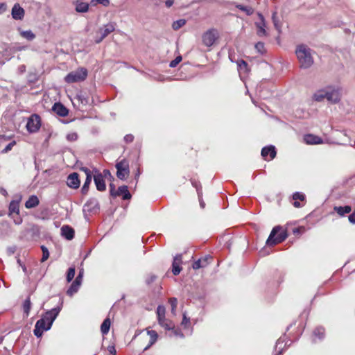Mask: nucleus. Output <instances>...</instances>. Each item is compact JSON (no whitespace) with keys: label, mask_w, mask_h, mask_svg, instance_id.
Returning a JSON list of instances; mask_svg holds the SVG:
<instances>
[{"label":"nucleus","mask_w":355,"mask_h":355,"mask_svg":"<svg viewBox=\"0 0 355 355\" xmlns=\"http://www.w3.org/2000/svg\"><path fill=\"white\" fill-rule=\"evenodd\" d=\"M41 126V119L38 114H32L26 123L27 131L30 133L37 132Z\"/></svg>","instance_id":"nucleus-8"},{"label":"nucleus","mask_w":355,"mask_h":355,"mask_svg":"<svg viewBox=\"0 0 355 355\" xmlns=\"http://www.w3.org/2000/svg\"><path fill=\"white\" fill-rule=\"evenodd\" d=\"M157 320L165 318V308L164 306L159 305L157 308Z\"/></svg>","instance_id":"nucleus-40"},{"label":"nucleus","mask_w":355,"mask_h":355,"mask_svg":"<svg viewBox=\"0 0 355 355\" xmlns=\"http://www.w3.org/2000/svg\"><path fill=\"white\" fill-rule=\"evenodd\" d=\"M325 98L327 99L328 101L336 103L339 101V95L338 92L335 90L332 91H326V94H324Z\"/></svg>","instance_id":"nucleus-22"},{"label":"nucleus","mask_w":355,"mask_h":355,"mask_svg":"<svg viewBox=\"0 0 355 355\" xmlns=\"http://www.w3.org/2000/svg\"><path fill=\"white\" fill-rule=\"evenodd\" d=\"M87 76V70L84 67L78 69L69 73L64 78V80L67 83H73L83 81Z\"/></svg>","instance_id":"nucleus-5"},{"label":"nucleus","mask_w":355,"mask_h":355,"mask_svg":"<svg viewBox=\"0 0 355 355\" xmlns=\"http://www.w3.org/2000/svg\"><path fill=\"white\" fill-rule=\"evenodd\" d=\"M78 139V135L76 132H71L67 135V139L70 141H76Z\"/></svg>","instance_id":"nucleus-48"},{"label":"nucleus","mask_w":355,"mask_h":355,"mask_svg":"<svg viewBox=\"0 0 355 355\" xmlns=\"http://www.w3.org/2000/svg\"><path fill=\"white\" fill-rule=\"evenodd\" d=\"M324 94H326V91H318L313 95V99L315 101L320 102L325 98Z\"/></svg>","instance_id":"nucleus-39"},{"label":"nucleus","mask_w":355,"mask_h":355,"mask_svg":"<svg viewBox=\"0 0 355 355\" xmlns=\"http://www.w3.org/2000/svg\"><path fill=\"white\" fill-rule=\"evenodd\" d=\"M75 276V268L73 267H71L68 269L67 274V282H70Z\"/></svg>","instance_id":"nucleus-44"},{"label":"nucleus","mask_w":355,"mask_h":355,"mask_svg":"<svg viewBox=\"0 0 355 355\" xmlns=\"http://www.w3.org/2000/svg\"><path fill=\"white\" fill-rule=\"evenodd\" d=\"M182 56L179 55L178 57H176L173 60H172L170 64H169V66L170 67H172V68H174L182 60Z\"/></svg>","instance_id":"nucleus-45"},{"label":"nucleus","mask_w":355,"mask_h":355,"mask_svg":"<svg viewBox=\"0 0 355 355\" xmlns=\"http://www.w3.org/2000/svg\"><path fill=\"white\" fill-rule=\"evenodd\" d=\"M11 15L14 19L21 20L24 17L25 11L24 8L17 3L14 4L12 8Z\"/></svg>","instance_id":"nucleus-12"},{"label":"nucleus","mask_w":355,"mask_h":355,"mask_svg":"<svg viewBox=\"0 0 355 355\" xmlns=\"http://www.w3.org/2000/svg\"><path fill=\"white\" fill-rule=\"evenodd\" d=\"M191 184L196 189L198 194V197L201 198V193H200V189L201 188L200 184L198 182L196 181V180H192L191 181Z\"/></svg>","instance_id":"nucleus-47"},{"label":"nucleus","mask_w":355,"mask_h":355,"mask_svg":"<svg viewBox=\"0 0 355 355\" xmlns=\"http://www.w3.org/2000/svg\"><path fill=\"white\" fill-rule=\"evenodd\" d=\"M272 21L275 28L279 31H281V24L279 23V18L277 17V12H273L272 14Z\"/></svg>","instance_id":"nucleus-35"},{"label":"nucleus","mask_w":355,"mask_h":355,"mask_svg":"<svg viewBox=\"0 0 355 355\" xmlns=\"http://www.w3.org/2000/svg\"><path fill=\"white\" fill-rule=\"evenodd\" d=\"M167 335L169 337H179L181 338H184L183 333L181 331L180 329L175 328V325L173 327V328H171L170 331H168Z\"/></svg>","instance_id":"nucleus-30"},{"label":"nucleus","mask_w":355,"mask_h":355,"mask_svg":"<svg viewBox=\"0 0 355 355\" xmlns=\"http://www.w3.org/2000/svg\"><path fill=\"white\" fill-rule=\"evenodd\" d=\"M155 279V276L152 275L149 279L147 280L148 284H150V282H153Z\"/></svg>","instance_id":"nucleus-62"},{"label":"nucleus","mask_w":355,"mask_h":355,"mask_svg":"<svg viewBox=\"0 0 355 355\" xmlns=\"http://www.w3.org/2000/svg\"><path fill=\"white\" fill-rule=\"evenodd\" d=\"M61 309L62 305L46 311L42 318L37 321L33 330L34 335L36 337H41L44 331H48L51 329L53 322L58 315Z\"/></svg>","instance_id":"nucleus-1"},{"label":"nucleus","mask_w":355,"mask_h":355,"mask_svg":"<svg viewBox=\"0 0 355 355\" xmlns=\"http://www.w3.org/2000/svg\"><path fill=\"white\" fill-rule=\"evenodd\" d=\"M81 170L85 172L86 177L92 178V173L88 168L83 167Z\"/></svg>","instance_id":"nucleus-52"},{"label":"nucleus","mask_w":355,"mask_h":355,"mask_svg":"<svg viewBox=\"0 0 355 355\" xmlns=\"http://www.w3.org/2000/svg\"><path fill=\"white\" fill-rule=\"evenodd\" d=\"M304 141L308 144H320L322 143V140L320 137L309 134L304 136Z\"/></svg>","instance_id":"nucleus-21"},{"label":"nucleus","mask_w":355,"mask_h":355,"mask_svg":"<svg viewBox=\"0 0 355 355\" xmlns=\"http://www.w3.org/2000/svg\"><path fill=\"white\" fill-rule=\"evenodd\" d=\"M211 259L212 258L210 256H206L203 258L199 259L193 263V268L197 270L207 266L209 263V260Z\"/></svg>","instance_id":"nucleus-19"},{"label":"nucleus","mask_w":355,"mask_h":355,"mask_svg":"<svg viewBox=\"0 0 355 355\" xmlns=\"http://www.w3.org/2000/svg\"><path fill=\"white\" fill-rule=\"evenodd\" d=\"M182 263V254H177L174 257L173 264H172V272L174 275H178L182 270L180 266Z\"/></svg>","instance_id":"nucleus-15"},{"label":"nucleus","mask_w":355,"mask_h":355,"mask_svg":"<svg viewBox=\"0 0 355 355\" xmlns=\"http://www.w3.org/2000/svg\"><path fill=\"white\" fill-rule=\"evenodd\" d=\"M102 175L103 176V179L104 178H109V179L112 178V175L109 170H107V169L104 170L103 171Z\"/></svg>","instance_id":"nucleus-51"},{"label":"nucleus","mask_w":355,"mask_h":355,"mask_svg":"<svg viewBox=\"0 0 355 355\" xmlns=\"http://www.w3.org/2000/svg\"><path fill=\"white\" fill-rule=\"evenodd\" d=\"M186 24V20L184 19H180L173 21L172 24V28L173 30L177 31L182 28L183 26Z\"/></svg>","instance_id":"nucleus-36"},{"label":"nucleus","mask_w":355,"mask_h":355,"mask_svg":"<svg viewBox=\"0 0 355 355\" xmlns=\"http://www.w3.org/2000/svg\"><path fill=\"white\" fill-rule=\"evenodd\" d=\"M169 303L171 306V312L173 315H175L176 308L178 305V300L175 297L169 299Z\"/></svg>","instance_id":"nucleus-42"},{"label":"nucleus","mask_w":355,"mask_h":355,"mask_svg":"<svg viewBox=\"0 0 355 355\" xmlns=\"http://www.w3.org/2000/svg\"><path fill=\"white\" fill-rule=\"evenodd\" d=\"M21 198V195L16 196V199L10 202L8 207V216L13 219L16 225H20L22 223V218L19 216V203Z\"/></svg>","instance_id":"nucleus-4"},{"label":"nucleus","mask_w":355,"mask_h":355,"mask_svg":"<svg viewBox=\"0 0 355 355\" xmlns=\"http://www.w3.org/2000/svg\"><path fill=\"white\" fill-rule=\"evenodd\" d=\"M295 54L300 64V67L308 69L313 64V58L311 50L304 44L298 45L295 50Z\"/></svg>","instance_id":"nucleus-2"},{"label":"nucleus","mask_w":355,"mask_h":355,"mask_svg":"<svg viewBox=\"0 0 355 355\" xmlns=\"http://www.w3.org/2000/svg\"><path fill=\"white\" fill-rule=\"evenodd\" d=\"M218 37V33L216 29L211 28L203 33L202 43L207 47L211 46Z\"/></svg>","instance_id":"nucleus-9"},{"label":"nucleus","mask_w":355,"mask_h":355,"mask_svg":"<svg viewBox=\"0 0 355 355\" xmlns=\"http://www.w3.org/2000/svg\"><path fill=\"white\" fill-rule=\"evenodd\" d=\"M61 235L67 240H71L74 237V230L69 225H63L61 227Z\"/></svg>","instance_id":"nucleus-16"},{"label":"nucleus","mask_w":355,"mask_h":355,"mask_svg":"<svg viewBox=\"0 0 355 355\" xmlns=\"http://www.w3.org/2000/svg\"><path fill=\"white\" fill-rule=\"evenodd\" d=\"M94 180L96 184V189L99 191H104L106 189V185L102 173H99L98 171L95 170V174L94 175Z\"/></svg>","instance_id":"nucleus-11"},{"label":"nucleus","mask_w":355,"mask_h":355,"mask_svg":"<svg viewBox=\"0 0 355 355\" xmlns=\"http://www.w3.org/2000/svg\"><path fill=\"white\" fill-rule=\"evenodd\" d=\"M287 233L280 226H276L272 230L266 241L268 245H274L282 243L287 238Z\"/></svg>","instance_id":"nucleus-3"},{"label":"nucleus","mask_w":355,"mask_h":355,"mask_svg":"<svg viewBox=\"0 0 355 355\" xmlns=\"http://www.w3.org/2000/svg\"><path fill=\"white\" fill-rule=\"evenodd\" d=\"M53 110L60 116H66L68 115V110L60 103H56L53 106Z\"/></svg>","instance_id":"nucleus-17"},{"label":"nucleus","mask_w":355,"mask_h":355,"mask_svg":"<svg viewBox=\"0 0 355 355\" xmlns=\"http://www.w3.org/2000/svg\"><path fill=\"white\" fill-rule=\"evenodd\" d=\"M122 196L123 200H128L131 198V195L128 189L127 186L119 187L117 191L115 192L114 197Z\"/></svg>","instance_id":"nucleus-18"},{"label":"nucleus","mask_w":355,"mask_h":355,"mask_svg":"<svg viewBox=\"0 0 355 355\" xmlns=\"http://www.w3.org/2000/svg\"><path fill=\"white\" fill-rule=\"evenodd\" d=\"M115 30V24L113 23H108L103 27L101 28L97 33H99L101 36L95 39L96 44L100 43L104 38H105L109 34L112 33Z\"/></svg>","instance_id":"nucleus-10"},{"label":"nucleus","mask_w":355,"mask_h":355,"mask_svg":"<svg viewBox=\"0 0 355 355\" xmlns=\"http://www.w3.org/2000/svg\"><path fill=\"white\" fill-rule=\"evenodd\" d=\"M174 3V0H166L165 1V6L167 8H171Z\"/></svg>","instance_id":"nucleus-58"},{"label":"nucleus","mask_w":355,"mask_h":355,"mask_svg":"<svg viewBox=\"0 0 355 355\" xmlns=\"http://www.w3.org/2000/svg\"><path fill=\"white\" fill-rule=\"evenodd\" d=\"M31 309V302L30 297H28L25 300V301L24 302V304H23L24 312L26 317L28 316Z\"/></svg>","instance_id":"nucleus-34"},{"label":"nucleus","mask_w":355,"mask_h":355,"mask_svg":"<svg viewBox=\"0 0 355 355\" xmlns=\"http://www.w3.org/2000/svg\"><path fill=\"white\" fill-rule=\"evenodd\" d=\"M20 35L28 41H32L35 38V35L31 30L22 31H21Z\"/></svg>","instance_id":"nucleus-33"},{"label":"nucleus","mask_w":355,"mask_h":355,"mask_svg":"<svg viewBox=\"0 0 355 355\" xmlns=\"http://www.w3.org/2000/svg\"><path fill=\"white\" fill-rule=\"evenodd\" d=\"M107 349L110 354V355H115L116 354V350L114 346H109L107 347Z\"/></svg>","instance_id":"nucleus-56"},{"label":"nucleus","mask_w":355,"mask_h":355,"mask_svg":"<svg viewBox=\"0 0 355 355\" xmlns=\"http://www.w3.org/2000/svg\"><path fill=\"white\" fill-rule=\"evenodd\" d=\"M97 3H98V2H96V0H92L91 1V4L92 6H96Z\"/></svg>","instance_id":"nucleus-64"},{"label":"nucleus","mask_w":355,"mask_h":355,"mask_svg":"<svg viewBox=\"0 0 355 355\" xmlns=\"http://www.w3.org/2000/svg\"><path fill=\"white\" fill-rule=\"evenodd\" d=\"M134 139V136L132 135H126L125 137H124V141L126 142V143H131Z\"/></svg>","instance_id":"nucleus-53"},{"label":"nucleus","mask_w":355,"mask_h":355,"mask_svg":"<svg viewBox=\"0 0 355 355\" xmlns=\"http://www.w3.org/2000/svg\"><path fill=\"white\" fill-rule=\"evenodd\" d=\"M7 9V5L5 3H0V15L4 12Z\"/></svg>","instance_id":"nucleus-55"},{"label":"nucleus","mask_w":355,"mask_h":355,"mask_svg":"<svg viewBox=\"0 0 355 355\" xmlns=\"http://www.w3.org/2000/svg\"><path fill=\"white\" fill-rule=\"evenodd\" d=\"M92 178L86 177L84 184L81 189V191H82L83 194H86L88 192L89 186L92 182Z\"/></svg>","instance_id":"nucleus-37"},{"label":"nucleus","mask_w":355,"mask_h":355,"mask_svg":"<svg viewBox=\"0 0 355 355\" xmlns=\"http://www.w3.org/2000/svg\"><path fill=\"white\" fill-rule=\"evenodd\" d=\"M110 324L111 322L110 318H105L101 326V331L103 335H105L109 332Z\"/></svg>","instance_id":"nucleus-29"},{"label":"nucleus","mask_w":355,"mask_h":355,"mask_svg":"<svg viewBox=\"0 0 355 355\" xmlns=\"http://www.w3.org/2000/svg\"><path fill=\"white\" fill-rule=\"evenodd\" d=\"M258 20L254 22L257 35L259 37H266L269 35L267 31V23L263 15L257 12Z\"/></svg>","instance_id":"nucleus-6"},{"label":"nucleus","mask_w":355,"mask_h":355,"mask_svg":"<svg viewBox=\"0 0 355 355\" xmlns=\"http://www.w3.org/2000/svg\"><path fill=\"white\" fill-rule=\"evenodd\" d=\"M313 341L315 342L316 339L322 340L324 337V329L323 327H319L314 329L313 332Z\"/></svg>","instance_id":"nucleus-27"},{"label":"nucleus","mask_w":355,"mask_h":355,"mask_svg":"<svg viewBox=\"0 0 355 355\" xmlns=\"http://www.w3.org/2000/svg\"><path fill=\"white\" fill-rule=\"evenodd\" d=\"M16 144L15 141H12L9 143L2 150L3 153H7L13 148V146Z\"/></svg>","instance_id":"nucleus-46"},{"label":"nucleus","mask_w":355,"mask_h":355,"mask_svg":"<svg viewBox=\"0 0 355 355\" xmlns=\"http://www.w3.org/2000/svg\"><path fill=\"white\" fill-rule=\"evenodd\" d=\"M40 203V200L37 196L32 195L29 197L28 200L25 202V207L27 209H32L37 207Z\"/></svg>","instance_id":"nucleus-23"},{"label":"nucleus","mask_w":355,"mask_h":355,"mask_svg":"<svg viewBox=\"0 0 355 355\" xmlns=\"http://www.w3.org/2000/svg\"><path fill=\"white\" fill-rule=\"evenodd\" d=\"M83 271L81 270L79 272L78 276L76 277V278L74 280L76 282V284L79 283L81 284L82 280H83Z\"/></svg>","instance_id":"nucleus-50"},{"label":"nucleus","mask_w":355,"mask_h":355,"mask_svg":"<svg viewBox=\"0 0 355 355\" xmlns=\"http://www.w3.org/2000/svg\"><path fill=\"white\" fill-rule=\"evenodd\" d=\"M80 285L81 284L79 283L76 284L74 281L67 291V294L69 296H72L74 293L78 292Z\"/></svg>","instance_id":"nucleus-31"},{"label":"nucleus","mask_w":355,"mask_h":355,"mask_svg":"<svg viewBox=\"0 0 355 355\" xmlns=\"http://www.w3.org/2000/svg\"><path fill=\"white\" fill-rule=\"evenodd\" d=\"M158 323L161 327L167 331H170L171 328H173V327L175 325L172 321L166 319V318L159 319L158 320Z\"/></svg>","instance_id":"nucleus-28"},{"label":"nucleus","mask_w":355,"mask_h":355,"mask_svg":"<svg viewBox=\"0 0 355 355\" xmlns=\"http://www.w3.org/2000/svg\"><path fill=\"white\" fill-rule=\"evenodd\" d=\"M3 56L6 58V60H10L11 59L10 54L7 53V51H5V52L3 53Z\"/></svg>","instance_id":"nucleus-60"},{"label":"nucleus","mask_w":355,"mask_h":355,"mask_svg":"<svg viewBox=\"0 0 355 355\" xmlns=\"http://www.w3.org/2000/svg\"><path fill=\"white\" fill-rule=\"evenodd\" d=\"M110 195L114 197L115 195V192H116V191H114L115 187L113 184H110Z\"/></svg>","instance_id":"nucleus-59"},{"label":"nucleus","mask_w":355,"mask_h":355,"mask_svg":"<svg viewBox=\"0 0 355 355\" xmlns=\"http://www.w3.org/2000/svg\"><path fill=\"white\" fill-rule=\"evenodd\" d=\"M200 205L201 208H204L205 206V202L203 201H202L200 199Z\"/></svg>","instance_id":"nucleus-63"},{"label":"nucleus","mask_w":355,"mask_h":355,"mask_svg":"<svg viewBox=\"0 0 355 355\" xmlns=\"http://www.w3.org/2000/svg\"><path fill=\"white\" fill-rule=\"evenodd\" d=\"M96 2L103 5L104 6H107L110 3L109 0H96Z\"/></svg>","instance_id":"nucleus-57"},{"label":"nucleus","mask_w":355,"mask_h":355,"mask_svg":"<svg viewBox=\"0 0 355 355\" xmlns=\"http://www.w3.org/2000/svg\"><path fill=\"white\" fill-rule=\"evenodd\" d=\"M235 6L237 8H239V10L245 12L246 13V15L248 16L252 15L254 12V9L252 7L245 6L243 5L238 4V3L235 4Z\"/></svg>","instance_id":"nucleus-32"},{"label":"nucleus","mask_w":355,"mask_h":355,"mask_svg":"<svg viewBox=\"0 0 355 355\" xmlns=\"http://www.w3.org/2000/svg\"><path fill=\"white\" fill-rule=\"evenodd\" d=\"M190 319L187 317L186 314L184 313L183 315V318L182 321V325H183L184 327H187V324H189Z\"/></svg>","instance_id":"nucleus-49"},{"label":"nucleus","mask_w":355,"mask_h":355,"mask_svg":"<svg viewBox=\"0 0 355 355\" xmlns=\"http://www.w3.org/2000/svg\"><path fill=\"white\" fill-rule=\"evenodd\" d=\"M238 70L239 71L246 72L248 71V64L243 60L237 62Z\"/></svg>","instance_id":"nucleus-38"},{"label":"nucleus","mask_w":355,"mask_h":355,"mask_svg":"<svg viewBox=\"0 0 355 355\" xmlns=\"http://www.w3.org/2000/svg\"><path fill=\"white\" fill-rule=\"evenodd\" d=\"M147 334L150 336V341L149 344L144 348V350H147L150 346L155 344L158 338L157 333L154 330L147 329Z\"/></svg>","instance_id":"nucleus-24"},{"label":"nucleus","mask_w":355,"mask_h":355,"mask_svg":"<svg viewBox=\"0 0 355 355\" xmlns=\"http://www.w3.org/2000/svg\"><path fill=\"white\" fill-rule=\"evenodd\" d=\"M19 71H20V73H24L25 71H26V67L25 65H21L19 67Z\"/></svg>","instance_id":"nucleus-61"},{"label":"nucleus","mask_w":355,"mask_h":355,"mask_svg":"<svg viewBox=\"0 0 355 355\" xmlns=\"http://www.w3.org/2000/svg\"><path fill=\"white\" fill-rule=\"evenodd\" d=\"M276 149L274 146H268L263 147L261 150V156L264 159L267 160V157L270 156V160L273 159L276 156Z\"/></svg>","instance_id":"nucleus-13"},{"label":"nucleus","mask_w":355,"mask_h":355,"mask_svg":"<svg viewBox=\"0 0 355 355\" xmlns=\"http://www.w3.org/2000/svg\"><path fill=\"white\" fill-rule=\"evenodd\" d=\"M73 3L76 6L75 10L78 12L85 13L87 12L89 10V3L86 2L77 0Z\"/></svg>","instance_id":"nucleus-20"},{"label":"nucleus","mask_w":355,"mask_h":355,"mask_svg":"<svg viewBox=\"0 0 355 355\" xmlns=\"http://www.w3.org/2000/svg\"><path fill=\"white\" fill-rule=\"evenodd\" d=\"M41 250L42 251V257L41 261L44 262L46 260H47L48 258L49 257V252L47 248L45 247L44 245L41 246Z\"/></svg>","instance_id":"nucleus-43"},{"label":"nucleus","mask_w":355,"mask_h":355,"mask_svg":"<svg viewBox=\"0 0 355 355\" xmlns=\"http://www.w3.org/2000/svg\"><path fill=\"white\" fill-rule=\"evenodd\" d=\"M293 199L294 200L293 206L295 207H300L301 205L297 200H304L305 195L300 192H295L293 194Z\"/></svg>","instance_id":"nucleus-26"},{"label":"nucleus","mask_w":355,"mask_h":355,"mask_svg":"<svg viewBox=\"0 0 355 355\" xmlns=\"http://www.w3.org/2000/svg\"><path fill=\"white\" fill-rule=\"evenodd\" d=\"M67 185L73 189H78L80 186V180L77 173H73L69 175L67 181Z\"/></svg>","instance_id":"nucleus-14"},{"label":"nucleus","mask_w":355,"mask_h":355,"mask_svg":"<svg viewBox=\"0 0 355 355\" xmlns=\"http://www.w3.org/2000/svg\"><path fill=\"white\" fill-rule=\"evenodd\" d=\"M349 221L352 223L355 224V209L354 211L348 216Z\"/></svg>","instance_id":"nucleus-54"},{"label":"nucleus","mask_w":355,"mask_h":355,"mask_svg":"<svg viewBox=\"0 0 355 355\" xmlns=\"http://www.w3.org/2000/svg\"><path fill=\"white\" fill-rule=\"evenodd\" d=\"M334 209L340 216H344L346 214H349L352 211V208L349 205H346V206H343V207L336 206V207H334Z\"/></svg>","instance_id":"nucleus-25"},{"label":"nucleus","mask_w":355,"mask_h":355,"mask_svg":"<svg viewBox=\"0 0 355 355\" xmlns=\"http://www.w3.org/2000/svg\"><path fill=\"white\" fill-rule=\"evenodd\" d=\"M254 48L257 51L261 54H263L266 51L264 43L262 42H258L255 44Z\"/></svg>","instance_id":"nucleus-41"},{"label":"nucleus","mask_w":355,"mask_h":355,"mask_svg":"<svg viewBox=\"0 0 355 355\" xmlns=\"http://www.w3.org/2000/svg\"><path fill=\"white\" fill-rule=\"evenodd\" d=\"M116 176L120 180H125L129 175V163L125 159L118 161L116 164Z\"/></svg>","instance_id":"nucleus-7"}]
</instances>
